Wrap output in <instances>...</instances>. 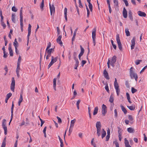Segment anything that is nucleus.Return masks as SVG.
Instances as JSON below:
<instances>
[{"label":"nucleus","mask_w":147,"mask_h":147,"mask_svg":"<svg viewBox=\"0 0 147 147\" xmlns=\"http://www.w3.org/2000/svg\"><path fill=\"white\" fill-rule=\"evenodd\" d=\"M132 67H131L130 69V75L131 78V79L134 78L136 81L138 78V77L137 74L133 71Z\"/></svg>","instance_id":"f03ea898"},{"label":"nucleus","mask_w":147,"mask_h":147,"mask_svg":"<svg viewBox=\"0 0 147 147\" xmlns=\"http://www.w3.org/2000/svg\"><path fill=\"white\" fill-rule=\"evenodd\" d=\"M54 51V49L52 48H51L50 49H47H47H46L45 54V57L46 54V53H49L51 55V53H52V51Z\"/></svg>","instance_id":"f3484780"},{"label":"nucleus","mask_w":147,"mask_h":147,"mask_svg":"<svg viewBox=\"0 0 147 147\" xmlns=\"http://www.w3.org/2000/svg\"><path fill=\"white\" fill-rule=\"evenodd\" d=\"M88 3V6L90 9L92 8V5L91 3L90 2Z\"/></svg>","instance_id":"774afa93"},{"label":"nucleus","mask_w":147,"mask_h":147,"mask_svg":"<svg viewBox=\"0 0 147 147\" xmlns=\"http://www.w3.org/2000/svg\"><path fill=\"white\" fill-rule=\"evenodd\" d=\"M86 61L85 60H82V66L83 67L84 65L86 63Z\"/></svg>","instance_id":"e2e57ef3"},{"label":"nucleus","mask_w":147,"mask_h":147,"mask_svg":"<svg viewBox=\"0 0 147 147\" xmlns=\"http://www.w3.org/2000/svg\"><path fill=\"white\" fill-rule=\"evenodd\" d=\"M67 9L66 8H65L64 10V16L65 20L66 21H67Z\"/></svg>","instance_id":"a878e982"},{"label":"nucleus","mask_w":147,"mask_h":147,"mask_svg":"<svg viewBox=\"0 0 147 147\" xmlns=\"http://www.w3.org/2000/svg\"><path fill=\"white\" fill-rule=\"evenodd\" d=\"M116 39L119 49L120 51H121L122 50V46L120 42L119 34H117V35Z\"/></svg>","instance_id":"20e7f679"},{"label":"nucleus","mask_w":147,"mask_h":147,"mask_svg":"<svg viewBox=\"0 0 147 147\" xmlns=\"http://www.w3.org/2000/svg\"><path fill=\"white\" fill-rule=\"evenodd\" d=\"M117 128L118 129V133L119 134H121V133L122 131L121 129L119 127H118Z\"/></svg>","instance_id":"13d9d810"},{"label":"nucleus","mask_w":147,"mask_h":147,"mask_svg":"<svg viewBox=\"0 0 147 147\" xmlns=\"http://www.w3.org/2000/svg\"><path fill=\"white\" fill-rule=\"evenodd\" d=\"M78 2L79 3V7L81 8H82L83 7V6L81 3V0H78Z\"/></svg>","instance_id":"0e129e2a"},{"label":"nucleus","mask_w":147,"mask_h":147,"mask_svg":"<svg viewBox=\"0 0 147 147\" xmlns=\"http://www.w3.org/2000/svg\"><path fill=\"white\" fill-rule=\"evenodd\" d=\"M57 79L56 78H55L53 80V87L54 89V90L56 91V82Z\"/></svg>","instance_id":"4be33fe9"},{"label":"nucleus","mask_w":147,"mask_h":147,"mask_svg":"<svg viewBox=\"0 0 147 147\" xmlns=\"http://www.w3.org/2000/svg\"><path fill=\"white\" fill-rule=\"evenodd\" d=\"M12 11L16 12L17 11L18 9L15 6H13L11 8Z\"/></svg>","instance_id":"79ce46f5"},{"label":"nucleus","mask_w":147,"mask_h":147,"mask_svg":"<svg viewBox=\"0 0 147 147\" xmlns=\"http://www.w3.org/2000/svg\"><path fill=\"white\" fill-rule=\"evenodd\" d=\"M102 138H103L106 135V132L105 131L104 129H102Z\"/></svg>","instance_id":"bb28decb"},{"label":"nucleus","mask_w":147,"mask_h":147,"mask_svg":"<svg viewBox=\"0 0 147 147\" xmlns=\"http://www.w3.org/2000/svg\"><path fill=\"white\" fill-rule=\"evenodd\" d=\"M31 26L30 24H29L28 27V34L27 35V38H28V41L29 40V36L30 35L31 32Z\"/></svg>","instance_id":"ddd939ff"},{"label":"nucleus","mask_w":147,"mask_h":147,"mask_svg":"<svg viewBox=\"0 0 147 147\" xmlns=\"http://www.w3.org/2000/svg\"><path fill=\"white\" fill-rule=\"evenodd\" d=\"M50 9V10L51 14L52 15V14L55 13V7L54 5H51L50 3H49Z\"/></svg>","instance_id":"9b49d317"},{"label":"nucleus","mask_w":147,"mask_h":147,"mask_svg":"<svg viewBox=\"0 0 147 147\" xmlns=\"http://www.w3.org/2000/svg\"><path fill=\"white\" fill-rule=\"evenodd\" d=\"M126 95L127 97V99L129 102L130 103H131V102L130 100V98L129 94L127 92L126 93Z\"/></svg>","instance_id":"2f4dec72"},{"label":"nucleus","mask_w":147,"mask_h":147,"mask_svg":"<svg viewBox=\"0 0 147 147\" xmlns=\"http://www.w3.org/2000/svg\"><path fill=\"white\" fill-rule=\"evenodd\" d=\"M76 122V120L75 119L74 120H72L71 121V124H70V127H73L74 125V123H75V122Z\"/></svg>","instance_id":"473e14b6"},{"label":"nucleus","mask_w":147,"mask_h":147,"mask_svg":"<svg viewBox=\"0 0 147 147\" xmlns=\"http://www.w3.org/2000/svg\"><path fill=\"white\" fill-rule=\"evenodd\" d=\"M101 127L100 122V121L97 122L96 124V127L97 129V134L98 137H99L100 135V131Z\"/></svg>","instance_id":"f257e3e1"},{"label":"nucleus","mask_w":147,"mask_h":147,"mask_svg":"<svg viewBox=\"0 0 147 147\" xmlns=\"http://www.w3.org/2000/svg\"><path fill=\"white\" fill-rule=\"evenodd\" d=\"M123 16L124 18H126L127 17V11L125 7L123 8Z\"/></svg>","instance_id":"dca6fc26"},{"label":"nucleus","mask_w":147,"mask_h":147,"mask_svg":"<svg viewBox=\"0 0 147 147\" xmlns=\"http://www.w3.org/2000/svg\"><path fill=\"white\" fill-rule=\"evenodd\" d=\"M105 89L106 90V91L108 92H109V87L107 85L105 86Z\"/></svg>","instance_id":"69168bd1"},{"label":"nucleus","mask_w":147,"mask_h":147,"mask_svg":"<svg viewBox=\"0 0 147 147\" xmlns=\"http://www.w3.org/2000/svg\"><path fill=\"white\" fill-rule=\"evenodd\" d=\"M6 120L5 119H3V120L2 123V127L4 129V134L5 135H7V127L6 126Z\"/></svg>","instance_id":"423d86ee"},{"label":"nucleus","mask_w":147,"mask_h":147,"mask_svg":"<svg viewBox=\"0 0 147 147\" xmlns=\"http://www.w3.org/2000/svg\"><path fill=\"white\" fill-rule=\"evenodd\" d=\"M1 25L3 27L4 29H5L6 27V26L3 21L1 22Z\"/></svg>","instance_id":"680f3d73"},{"label":"nucleus","mask_w":147,"mask_h":147,"mask_svg":"<svg viewBox=\"0 0 147 147\" xmlns=\"http://www.w3.org/2000/svg\"><path fill=\"white\" fill-rule=\"evenodd\" d=\"M142 61V60H136L135 63L136 65L139 64L140 63V62Z\"/></svg>","instance_id":"864d4df0"},{"label":"nucleus","mask_w":147,"mask_h":147,"mask_svg":"<svg viewBox=\"0 0 147 147\" xmlns=\"http://www.w3.org/2000/svg\"><path fill=\"white\" fill-rule=\"evenodd\" d=\"M132 93L133 94L134 93L137 91V90L133 87H132L131 89Z\"/></svg>","instance_id":"a18cd8bd"},{"label":"nucleus","mask_w":147,"mask_h":147,"mask_svg":"<svg viewBox=\"0 0 147 147\" xmlns=\"http://www.w3.org/2000/svg\"><path fill=\"white\" fill-rule=\"evenodd\" d=\"M78 28H77L75 30V31H74L73 36L72 38V44H73V42L75 39V37H76V32L78 30Z\"/></svg>","instance_id":"6ab92c4d"},{"label":"nucleus","mask_w":147,"mask_h":147,"mask_svg":"<svg viewBox=\"0 0 147 147\" xmlns=\"http://www.w3.org/2000/svg\"><path fill=\"white\" fill-rule=\"evenodd\" d=\"M109 102L111 103H112L113 101V98L112 95H111L109 99Z\"/></svg>","instance_id":"ea45409f"},{"label":"nucleus","mask_w":147,"mask_h":147,"mask_svg":"<svg viewBox=\"0 0 147 147\" xmlns=\"http://www.w3.org/2000/svg\"><path fill=\"white\" fill-rule=\"evenodd\" d=\"M127 130L129 133H134V129L132 127H129L128 128Z\"/></svg>","instance_id":"b1692460"},{"label":"nucleus","mask_w":147,"mask_h":147,"mask_svg":"<svg viewBox=\"0 0 147 147\" xmlns=\"http://www.w3.org/2000/svg\"><path fill=\"white\" fill-rule=\"evenodd\" d=\"M11 83V84L10 89L13 92L14 91V89L15 86V80L13 77L12 78Z\"/></svg>","instance_id":"0eeeda50"},{"label":"nucleus","mask_w":147,"mask_h":147,"mask_svg":"<svg viewBox=\"0 0 147 147\" xmlns=\"http://www.w3.org/2000/svg\"><path fill=\"white\" fill-rule=\"evenodd\" d=\"M131 3L134 5H136L135 0H131Z\"/></svg>","instance_id":"338daca9"},{"label":"nucleus","mask_w":147,"mask_h":147,"mask_svg":"<svg viewBox=\"0 0 147 147\" xmlns=\"http://www.w3.org/2000/svg\"><path fill=\"white\" fill-rule=\"evenodd\" d=\"M8 50L9 51L10 56H13V53L11 48L10 47H8Z\"/></svg>","instance_id":"393cba45"},{"label":"nucleus","mask_w":147,"mask_h":147,"mask_svg":"<svg viewBox=\"0 0 147 147\" xmlns=\"http://www.w3.org/2000/svg\"><path fill=\"white\" fill-rule=\"evenodd\" d=\"M113 2L114 4V6L115 7H119V2L117 0H113Z\"/></svg>","instance_id":"5701e85b"},{"label":"nucleus","mask_w":147,"mask_h":147,"mask_svg":"<svg viewBox=\"0 0 147 147\" xmlns=\"http://www.w3.org/2000/svg\"><path fill=\"white\" fill-rule=\"evenodd\" d=\"M128 17L131 21L133 20V18L132 16V13L131 10H129L128 12Z\"/></svg>","instance_id":"412c9836"},{"label":"nucleus","mask_w":147,"mask_h":147,"mask_svg":"<svg viewBox=\"0 0 147 147\" xmlns=\"http://www.w3.org/2000/svg\"><path fill=\"white\" fill-rule=\"evenodd\" d=\"M102 114L103 116H105L107 112V107L106 105L103 104L102 107Z\"/></svg>","instance_id":"1a4fd4ad"},{"label":"nucleus","mask_w":147,"mask_h":147,"mask_svg":"<svg viewBox=\"0 0 147 147\" xmlns=\"http://www.w3.org/2000/svg\"><path fill=\"white\" fill-rule=\"evenodd\" d=\"M120 107L121 108L122 111L125 114H126L127 113V111L126 109L124 107H123L122 105H120Z\"/></svg>","instance_id":"c756f323"},{"label":"nucleus","mask_w":147,"mask_h":147,"mask_svg":"<svg viewBox=\"0 0 147 147\" xmlns=\"http://www.w3.org/2000/svg\"><path fill=\"white\" fill-rule=\"evenodd\" d=\"M103 75L105 78L109 80V79L108 74L105 69L104 71Z\"/></svg>","instance_id":"2eb2a0df"},{"label":"nucleus","mask_w":147,"mask_h":147,"mask_svg":"<svg viewBox=\"0 0 147 147\" xmlns=\"http://www.w3.org/2000/svg\"><path fill=\"white\" fill-rule=\"evenodd\" d=\"M127 107L131 110H134L135 109V106H127Z\"/></svg>","instance_id":"72a5a7b5"},{"label":"nucleus","mask_w":147,"mask_h":147,"mask_svg":"<svg viewBox=\"0 0 147 147\" xmlns=\"http://www.w3.org/2000/svg\"><path fill=\"white\" fill-rule=\"evenodd\" d=\"M135 40L136 38L135 37H134L131 40V50L134 48L135 45Z\"/></svg>","instance_id":"f8f14e48"},{"label":"nucleus","mask_w":147,"mask_h":147,"mask_svg":"<svg viewBox=\"0 0 147 147\" xmlns=\"http://www.w3.org/2000/svg\"><path fill=\"white\" fill-rule=\"evenodd\" d=\"M6 137L4 139L1 145V147H5L6 145Z\"/></svg>","instance_id":"cd10ccee"},{"label":"nucleus","mask_w":147,"mask_h":147,"mask_svg":"<svg viewBox=\"0 0 147 147\" xmlns=\"http://www.w3.org/2000/svg\"><path fill=\"white\" fill-rule=\"evenodd\" d=\"M20 71V70H16V71L17 75L18 78H19L20 77V74H19Z\"/></svg>","instance_id":"bf43d9fd"},{"label":"nucleus","mask_w":147,"mask_h":147,"mask_svg":"<svg viewBox=\"0 0 147 147\" xmlns=\"http://www.w3.org/2000/svg\"><path fill=\"white\" fill-rule=\"evenodd\" d=\"M114 86L116 90V92L117 96L119 95L120 93V89L119 88V86L118 84L117 83V81L116 78H115V81L114 82Z\"/></svg>","instance_id":"7ed1b4c3"},{"label":"nucleus","mask_w":147,"mask_h":147,"mask_svg":"<svg viewBox=\"0 0 147 147\" xmlns=\"http://www.w3.org/2000/svg\"><path fill=\"white\" fill-rule=\"evenodd\" d=\"M125 3V5L126 6H128V1L127 0H122Z\"/></svg>","instance_id":"4d7b16f0"},{"label":"nucleus","mask_w":147,"mask_h":147,"mask_svg":"<svg viewBox=\"0 0 147 147\" xmlns=\"http://www.w3.org/2000/svg\"><path fill=\"white\" fill-rule=\"evenodd\" d=\"M113 143H115L116 146L115 147H119V144L117 141H114L113 142Z\"/></svg>","instance_id":"603ef678"},{"label":"nucleus","mask_w":147,"mask_h":147,"mask_svg":"<svg viewBox=\"0 0 147 147\" xmlns=\"http://www.w3.org/2000/svg\"><path fill=\"white\" fill-rule=\"evenodd\" d=\"M138 15L141 17H145L146 16L145 13L140 11H138Z\"/></svg>","instance_id":"a211bd4d"},{"label":"nucleus","mask_w":147,"mask_h":147,"mask_svg":"<svg viewBox=\"0 0 147 147\" xmlns=\"http://www.w3.org/2000/svg\"><path fill=\"white\" fill-rule=\"evenodd\" d=\"M12 22L14 23H16L15 20V15L14 14H12Z\"/></svg>","instance_id":"f704fd0d"},{"label":"nucleus","mask_w":147,"mask_h":147,"mask_svg":"<svg viewBox=\"0 0 147 147\" xmlns=\"http://www.w3.org/2000/svg\"><path fill=\"white\" fill-rule=\"evenodd\" d=\"M76 61V63L75 64V67H78L79 65V62L78 61V59H76V60H75Z\"/></svg>","instance_id":"49530a36"},{"label":"nucleus","mask_w":147,"mask_h":147,"mask_svg":"<svg viewBox=\"0 0 147 147\" xmlns=\"http://www.w3.org/2000/svg\"><path fill=\"white\" fill-rule=\"evenodd\" d=\"M125 84L127 88H129V85L128 81H125Z\"/></svg>","instance_id":"09e8293b"},{"label":"nucleus","mask_w":147,"mask_h":147,"mask_svg":"<svg viewBox=\"0 0 147 147\" xmlns=\"http://www.w3.org/2000/svg\"><path fill=\"white\" fill-rule=\"evenodd\" d=\"M23 18H20V27H23Z\"/></svg>","instance_id":"a19ab883"},{"label":"nucleus","mask_w":147,"mask_h":147,"mask_svg":"<svg viewBox=\"0 0 147 147\" xmlns=\"http://www.w3.org/2000/svg\"><path fill=\"white\" fill-rule=\"evenodd\" d=\"M98 112V107H96L94 109L93 111V114L94 115H96Z\"/></svg>","instance_id":"7c9ffc66"},{"label":"nucleus","mask_w":147,"mask_h":147,"mask_svg":"<svg viewBox=\"0 0 147 147\" xmlns=\"http://www.w3.org/2000/svg\"><path fill=\"white\" fill-rule=\"evenodd\" d=\"M96 30L95 28H94L92 32V37L93 40V42L94 46H95L96 44Z\"/></svg>","instance_id":"39448f33"},{"label":"nucleus","mask_w":147,"mask_h":147,"mask_svg":"<svg viewBox=\"0 0 147 147\" xmlns=\"http://www.w3.org/2000/svg\"><path fill=\"white\" fill-rule=\"evenodd\" d=\"M128 119L129 120L131 121H132L133 119L132 116L130 115H128Z\"/></svg>","instance_id":"6e6d98bb"},{"label":"nucleus","mask_w":147,"mask_h":147,"mask_svg":"<svg viewBox=\"0 0 147 147\" xmlns=\"http://www.w3.org/2000/svg\"><path fill=\"white\" fill-rule=\"evenodd\" d=\"M13 45L15 47H18V43L17 41V39L15 38L14 41L13 43Z\"/></svg>","instance_id":"c85d7f7f"},{"label":"nucleus","mask_w":147,"mask_h":147,"mask_svg":"<svg viewBox=\"0 0 147 147\" xmlns=\"http://www.w3.org/2000/svg\"><path fill=\"white\" fill-rule=\"evenodd\" d=\"M20 18H23L22 7L20 9Z\"/></svg>","instance_id":"4c0bfd02"},{"label":"nucleus","mask_w":147,"mask_h":147,"mask_svg":"<svg viewBox=\"0 0 147 147\" xmlns=\"http://www.w3.org/2000/svg\"><path fill=\"white\" fill-rule=\"evenodd\" d=\"M125 140V147H131V146L129 145L128 141L127 140L126 138L124 139Z\"/></svg>","instance_id":"aec40b11"},{"label":"nucleus","mask_w":147,"mask_h":147,"mask_svg":"<svg viewBox=\"0 0 147 147\" xmlns=\"http://www.w3.org/2000/svg\"><path fill=\"white\" fill-rule=\"evenodd\" d=\"M72 129L73 127H70L69 131V135H70L71 132H72Z\"/></svg>","instance_id":"052dcab7"},{"label":"nucleus","mask_w":147,"mask_h":147,"mask_svg":"<svg viewBox=\"0 0 147 147\" xmlns=\"http://www.w3.org/2000/svg\"><path fill=\"white\" fill-rule=\"evenodd\" d=\"M77 54L76 53V52H74L73 53V56H74V60H76V59H78L77 58H76V56H77Z\"/></svg>","instance_id":"de8ad7c7"},{"label":"nucleus","mask_w":147,"mask_h":147,"mask_svg":"<svg viewBox=\"0 0 147 147\" xmlns=\"http://www.w3.org/2000/svg\"><path fill=\"white\" fill-rule=\"evenodd\" d=\"M80 49H81V52L80 53H82L84 54V50L83 48L82 47L81 45L80 46Z\"/></svg>","instance_id":"8fccbe9b"},{"label":"nucleus","mask_w":147,"mask_h":147,"mask_svg":"<svg viewBox=\"0 0 147 147\" xmlns=\"http://www.w3.org/2000/svg\"><path fill=\"white\" fill-rule=\"evenodd\" d=\"M125 32L127 36H130V32L129 31V29L127 28H126L125 29Z\"/></svg>","instance_id":"c9c22d12"},{"label":"nucleus","mask_w":147,"mask_h":147,"mask_svg":"<svg viewBox=\"0 0 147 147\" xmlns=\"http://www.w3.org/2000/svg\"><path fill=\"white\" fill-rule=\"evenodd\" d=\"M116 57L114 55L112 58L111 65L113 67H114L115 66V64L116 61Z\"/></svg>","instance_id":"9d476101"},{"label":"nucleus","mask_w":147,"mask_h":147,"mask_svg":"<svg viewBox=\"0 0 147 147\" xmlns=\"http://www.w3.org/2000/svg\"><path fill=\"white\" fill-rule=\"evenodd\" d=\"M23 100V98L22 96V93L20 94V98L19 99V101L22 102Z\"/></svg>","instance_id":"c03bdc74"},{"label":"nucleus","mask_w":147,"mask_h":147,"mask_svg":"<svg viewBox=\"0 0 147 147\" xmlns=\"http://www.w3.org/2000/svg\"><path fill=\"white\" fill-rule=\"evenodd\" d=\"M57 119H58V123H62V121H61V119L60 117H58V116H57Z\"/></svg>","instance_id":"3c124183"},{"label":"nucleus","mask_w":147,"mask_h":147,"mask_svg":"<svg viewBox=\"0 0 147 147\" xmlns=\"http://www.w3.org/2000/svg\"><path fill=\"white\" fill-rule=\"evenodd\" d=\"M80 101L81 100H78L76 103L77 107L78 109H79V104Z\"/></svg>","instance_id":"58836bf2"},{"label":"nucleus","mask_w":147,"mask_h":147,"mask_svg":"<svg viewBox=\"0 0 147 147\" xmlns=\"http://www.w3.org/2000/svg\"><path fill=\"white\" fill-rule=\"evenodd\" d=\"M44 7V0H42L41 5L40 6V8L41 9H42V10H43V8Z\"/></svg>","instance_id":"e433bc0d"},{"label":"nucleus","mask_w":147,"mask_h":147,"mask_svg":"<svg viewBox=\"0 0 147 147\" xmlns=\"http://www.w3.org/2000/svg\"><path fill=\"white\" fill-rule=\"evenodd\" d=\"M51 60L49 65H48V69L50 68L53 64L56 62L57 61V57L54 58L53 56L51 57Z\"/></svg>","instance_id":"6e6552de"},{"label":"nucleus","mask_w":147,"mask_h":147,"mask_svg":"<svg viewBox=\"0 0 147 147\" xmlns=\"http://www.w3.org/2000/svg\"><path fill=\"white\" fill-rule=\"evenodd\" d=\"M61 35H60L59 36L56 40L57 42L59 43L61 46H62L63 45L62 42L61 40Z\"/></svg>","instance_id":"4468645a"},{"label":"nucleus","mask_w":147,"mask_h":147,"mask_svg":"<svg viewBox=\"0 0 147 147\" xmlns=\"http://www.w3.org/2000/svg\"><path fill=\"white\" fill-rule=\"evenodd\" d=\"M115 117V118H117L118 116L117 113V111L116 109H115L114 110Z\"/></svg>","instance_id":"5fc2aeb1"},{"label":"nucleus","mask_w":147,"mask_h":147,"mask_svg":"<svg viewBox=\"0 0 147 147\" xmlns=\"http://www.w3.org/2000/svg\"><path fill=\"white\" fill-rule=\"evenodd\" d=\"M21 60V56L20 55V56H19V57H18L17 64H20Z\"/></svg>","instance_id":"37998d69"}]
</instances>
